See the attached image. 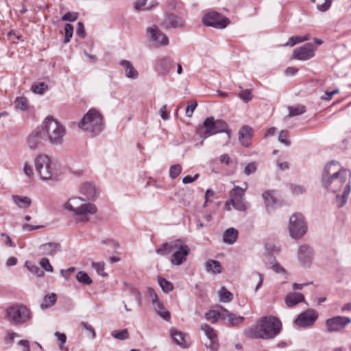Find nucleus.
I'll return each mask as SVG.
<instances>
[{
	"mask_svg": "<svg viewBox=\"0 0 351 351\" xmlns=\"http://www.w3.org/2000/svg\"><path fill=\"white\" fill-rule=\"evenodd\" d=\"M351 173L341 167L338 162L328 163L323 171L322 184L329 192L337 194V198H341V206L346 201L350 192Z\"/></svg>",
	"mask_w": 351,
	"mask_h": 351,
	"instance_id": "nucleus-1",
	"label": "nucleus"
},
{
	"mask_svg": "<svg viewBox=\"0 0 351 351\" xmlns=\"http://www.w3.org/2000/svg\"><path fill=\"white\" fill-rule=\"evenodd\" d=\"M280 328L281 322L278 318L266 316L247 329L245 335L250 338L269 339L275 337L280 332Z\"/></svg>",
	"mask_w": 351,
	"mask_h": 351,
	"instance_id": "nucleus-2",
	"label": "nucleus"
},
{
	"mask_svg": "<svg viewBox=\"0 0 351 351\" xmlns=\"http://www.w3.org/2000/svg\"><path fill=\"white\" fill-rule=\"evenodd\" d=\"M63 208L71 213L80 221L86 223L89 221L90 216L97 212L96 205L80 197H73L69 199L63 205Z\"/></svg>",
	"mask_w": 351,
	"mask_h": 351,
	"instance_id": "nucleus-3",
	"label": "nucleus"
},
{
	"mask_svg": "<svg viewBox=\"0 0 351 351\" xmlns=\"http://www.w3.org/2000/svg\"><path fill=\"white\" fill-rule=\"evenodd\" d=\"M78 126L86 132L97 135L104 130V117L99 111L92 108L84 115Z\"/></svg>",
	"mask_w": 351,
	"mask_h": 351,
	"instance_id": "nucleus-4",
	"label": "nucleus"
},
{
	"mask_svg": "<svg viewBox=\"0 0 351 351\" xmlns=\"http://www.w3.org/2000/svg\"><path fill=\"white\" fill-rule=\"evenodd\" d=\"M43 131L47 134L49 141L53 145H61L66 134L65 127L53 117H47L43 123Z\"/></svg>",
	"mask_w": 351,
	"mask_h": 351,
	"instance_id": "nucleus-5",
	"label": "nucleus"
},
{
	"mask_svg": "<svg viewBox=\"0 0 351 351\" xmlns=\"http://www.w3.org/2000/svg\"><path fill=\"white\" fill-rule=\"evenodd\" d=\"M34 165L40 179L49 180L57 176L56 163L49 156L45 154H38L34 159Z\"/></svg>",
	"mask_w": 351,
	"mask_h": 351,
	"instance_id": "nucleus-6",
	"label": "nucleus"
},
{
	"mask_svg": "<svg viewBox=\"0 0 351 351\" xmlns=\"http://www.w3.org/2000/svg\"><path fill=\"white\" fill-rule=\"evenodd\" d=\"M244 188L234 186L229 192V199L226 202L225 208L227 210H232V207L235 210L245 212L248 208V203L245 199V193L247 189V182H244Z\"/></svg>",
	"mask_w": 351,
	"mask_h": 351,
	"instance_id": "nucleus-7",
	"label": "nucleus"
},
{
	"mask_svg": "<svg viewBox=\"0 0 351 351\" xmlns=\"http://www.w3.org/2000/svg\"><path fill=\"white\" fill-rule=\"evenodd\" d=\"M4 318L14 325H22L31 319L30 311L23 304H14L5 311Z\"/></svg>",
	"mask_w": 351,
	"mask_h": 351,
	"instance_id": "nucleus-8",
	"label": "nucleus"
},
{
	"mask_svg": "<svg viewBox=\"0 0 351 351\" xmlns=\"http://www.w3.org/2000/svg\"><path fill=\"white\" fill-rule=\"evenodd\" d=\"M199 130L204 138L220 132H224L227 134L228 141L230 138V131L228 129V124L223 120H215L213 117H208L204 120Z\"/></svg>",
	"mask_w": 351,
	"mask_h": 351,
	"instance_id": "nucleus-9",
	"label": "nucleus"
},
{
	"mask_svg": "<svg viewBox=\"0 0 351 351\" xmlns=\"http://www.w3.org/2000/svg\"><path fill=\"white\" fill-rule=\"evenodd\" d=\"M288 230L290 237L294 239H299L306 234L307 225L302 214L294 213L290 217Z\"/></svg>",
	"mask_w": 351,
	"mask_h": 351,
	"instance_id": "nucleus-10",
	"label": "nucleus"
},
{
	"mask_svg": "<svg viewBox=\"0 0 351 351\" xmlns=\"http://www.w3.org/2000/svg\"><path fill=\"white\" fill-rule=\"evenodd\" d=\"M146 295L152 303L155 313L165 321L171 319V313L160 300L156 291L151 287L147 289Z\"/></svg>",
	"mask_w": 351,
	"mask_h": 351,
	"instance_id": "nucleus-11",
	"label": "nucleus"
},
{
	"mask_svg": "<svg viewBox=\"0 0 351 351\" xmlns=\"http://www.w3.org/2000/svg\"><path fill=\"white\" fill-rule=\"evenodd\" d=\"M146 34L149 40L157 47H165L169 44L167 36L156 25L147 27Z\"/></svg>",
	"mask_w": 351,
	"mask_h": 351,
	"instance_id": "nucleus-12",
	"label": "nucleus"
},
{
	"mask_svg": "<svg viewBox=\"0 0 351 351\" xmlns=\"http://www.w3.org/2000/svg\"><path fill=\"white\" fill-rule=\"evenodd\" d=\"M171 251L173 252L171 263L175 265H180L186 261L190 249L188 245L177 241L171 243Z\"/></svg>",
	"mask_w": 351,
	"mask_h": 351,
	"instance_id": "nucleus-13",
	"label": "nucleus"
},
{
	"mask_svg": "<svg viewBox=\"0 0 351 351\" xmlns=\"http://www.w3.org/2000/svg\"><path fill=\"white\" fill-rule=\"evenodd\" d=\"M202 22L206 26L217 29H223L227 27L230 21L222 14L215 11H211L202 17Z\"/></svg>",
	"mask_w": 351,
	"mask_h": 351,
	"instance_id": "nucleus-14",
	"label": "nucleus"
},
{
	"mask_svg": "<svg viewBox=\"0 0 351 351\" xmlns=\"http://www.w3.org/2000/svg\"><path fill=\"white\" fill-rule=\"evenodd\" d=\"M351 323V319L344 316H335L326 320L325 326L329 332H339Z\"/></svg>",
	"mask_w": 351,
	"mask_h": 351,
	"instance_id": "nucleus-15",
	"label": "nucleus"
},
{
	"mask_svg": "<svg viewBox=\"0 0 351 351\" xmlns=\"http://www.w3.org/2000/svg\"><path fill=\"white\" fill-rule=\"evenodd\" d=\"M44 139L45 132L38 128L27 136L26 144L29 149L35 151L43 145Z\"/></svg>",
	"mask_w": 351,
	"mask_h": 351,
	"instance_id": "nucleus-16",
	"label": "nucleus"
},
{
	"mask_svg": "<svg viewBox=\"0 0 351 351\" xmlns=\"http://www.w3.org/2000/svg\"><path fill=\"white\" fill-rule=\"evenodd\" d=\"M315 51L312 44H306L293 50V58L302 61L309 60L315 56Z\"/></svg>",
	"mask_w": 351,
	"mask_h": 351,
	"instance_id": "nucleus-17",
	"label": "nucleus"
},
{
	"mask_svg": "<svg viewBox=\"0 0 351 351\" xmlns=\"http://www.w3.org/2000/svg\"><path fill=\"white\" fill-rule=\"evenodd\" d=\"M317 318V313L312 309H308L300 313L296 318L295 324L302 327L312 326Z\"/></svg>",
	"mask_w": 351,
	"mask_h": 351,
	"instance_id": "nucleus-18",
	"label": "nucleus"
},
{
	"mask_svg": "<svg viewBox=\"0 0 351 351\" xmlns=\"http://www.w3.org/2000/svg\"><path fill=\"white\" fill-rule=\"evenodd\" d=\"M313 257V252L309 246L303 245L299 247L298 258L302 267H309L312 263Z\"/></svg>",
	"mask_w": 351,
	"mask_h": 351,
	"instance_id": "nucleus-19",
	"label": "nucleus"
},
{
	"mask_svg": "<svg viewBox=\"0 0 351 351\" xmlns=\"http://www.w3.org/2000/svg\"><path fill=\"white\" fill-rule=\"evenodd\" d=\"M174 66L173 61L167 57L160 58L156 61V71L160 75H167Z\"/></svg>",
	"mask_w": 351,
	"mask_h": 351,
	"instance_id": "nucleus-20",
	"label": "nucleus"
},
{
	"mask_svg": "<svg viewBox=\"0 0 351 351\" xmlns=\"http://www.w3.org/2000/svg\"><path fill=\"white\" fill-rule=\"evenodd\" d=\"M82 195L86 197L88 200H95L99 195L98 189L96 186L90 182L83 183L80 188Z\"/></svg>",
	"mask_w": 351,
	"mask_h": 351,
	"instance_id": "nucleus-21",
	"label": "nucleus"
},
{
	"mask_svg": "<svg viewBox=\"0 0 351 351\" xmlns=\"http://www.w3.org/2000/svg\"><path fill=\"white\" fill-rule=\"evenodd\" d=\"M169 333L174 342L182 348H186L189 346L190 343L187 339L186 335L183 332L177 330L175 328H171Z\"/></svg>",
	"mask_w": 351,
	"mask_h": 351,
	"instance_id": "nucleus-22",
	"label": "nucleus"
},
{
	"mask_svg": "<svg viewBox=\"0 0 351 351\" xmlns=\"http://www.w3.org/2000/svg\"><path fill=\"white\" fill-rule=\"evenodd\" d=\"M158 5V0H135L132 8L135 12L149 11Z\"/></svg>",
	"mask_w": 351,
	"mask_h": 351,
	"instance_id": "nucleus-23",
	"label": "nucleus"
},
{
	"mask_svg": "<svg viewBox=\"0 0 351 351\" xmlns=\"http://www.w3.org/2000/svg\"><path fill=\"white\" fill-rule=\"evenodd\" d=\"M201 330L204 332L205 335L210 340V343L209 346L210 347V348L213 350L216 351L217 350L218 340L215 331L207 324H202Z\"/></svg>",
	"mask_w": 351,
	"mask_h": 351,
	"instance_id": "nucleus-24",
	"label": "nucleus"
},
{
	"mask_svg": "<svg viewBox=\"0 0 351 351\" xmlns=\"http://www.w3.org/2000/svg\"><path fill=\"white\" fill-rule=\"evenodd\" d=\"M119 64L124 69L125 75L126 77L136 80L138 77V72L134 68L133 64L128 60H122L120 61Z\"/></svg>",
	"mask_w": 351,
	"mask_h": 351,
	"instance_id": "nucleus-25",
	"label": "nucleus"
},
{
	"mask_svg": "<svg viewBox=\"0 0 351 351\" xmlns=\"http://www.w3.org/2000/svg\"><path fill=\"white\" fill-rule=\"evenodd\" d=\"M60 244L57 243L49 242L41 245L39 247V250L41 254L47 256H53L60 251Z\"/></svg>",
	"mask_w": 351,
	"mask_h": 351,
	"instance_id": "nucleus-26",
	"label": "nucleus"
},
{
	"mask_svg": "<svg viewBox=\"0 0 351 351\" xmlns=\"http://www.w3.org/2000/svg\"><path fill=\"white\" fill-rule=\"evenodd\" d=\"M165 28H178L184 25V21L179 16L170 15L168 16L163 23Z\"/></svg>",
	"mask_w": 351,
	"mask_h": 351,
	"instance_id": "nucleus-27",
	"label": "nucleus"
},
{
	"mask_svg": "<svg viewBox=\"0 0 351 351\" xmlns=\"http://www.w3.org/2000/svg\"><path fill=\"white\" fill-rule=\"evenodd\" d=\"M304 301V297L300 293H289L286 295L285 298V304L289 308L293 307L299 304L300 302Z\"/></svg>",
	"mask_w": 351,
	"mask_h": 351,
	"instance_id": "nucleus-28",
	"label": "nucleus"
},
{
	"mask_svg": "<svg viewBox=\"0 0 351 351\" xmlns=\"http://www.w3.org/2000/svg\"><path fill=\"white\" fill-rule=\"evenodd\" d=\"M226 319L230 324L237 325L241 323L244 320V317L237 315L227 309L222 308V320L226 321Z\"/></svg>",
	"mask_w": 351,
	"mask_h": 351,
	"instance_id": "nucleus-29",
	"label": "nucleus"
},
{
	"mask_svg": "<svg viewBox=\"0 0 351 351\" xmlns=\"http://www.w3.org/2000/svg\"><path fill=\"white\" fill-rule=\"evenodd\" d=\"M252 128L247 125L242 127L239 131V139L240 143L244 146H247L249 143L246 140L252 136Z\"/></svg>",
	"mask_w": 351,
	"mask_h": 351,
	"instance_id": "nucleus-30",
	"label": "nucleus"
},
{
	"mask_svg": "<svg viewBox=\"0 0 351 351\" xmlns=\"http://www.w3.org/2000/svg\"><path fill=\"white\" fill-rule=\"evenodd\" d=\"M206 272L213 274H219L221 273V266L219 261L215 260H208L205 263Z\"/></svg>",
	"mask_w": 351,
	"mask_h": 351,
	"instance_id": "nucleus-31",
	"label": "nucleus"
},
{
	"mask_svg": "<svg viewBox=\"0 0 351 351\" xmlns=\"http://www.w3.org/2000/svg\"><path fill=\"white\" fill-rule=\"evenodd\" d=\"M237 238L238 231L233 228L226 230L223 235V242L229 245L233 244Z\"/></svg>",
	"mask_w": 351,
	"mask_h": 351,
	"instance_id": "nucleus-32",
	"label": "nucleus"
},
{
	"mask_svg": "<svg viewBox=\"0 0 351 351\" xmlns=\"http://www.w3.org/2000/svg\"><path fill=\"white\" fill-rule=\"evenodd\" d=\"M12 199L14 203L21 208H28L31 204V199L27 197L13 195Z\"/></svg>",
	"mask_w": 351,
	"mask_h": 351,
	"instance_id": "nucleus-33",
	"label": "nucleus"
},
{
	"mask_svg": "<svg viewBox=\"0 0 351 351\" xmlns=\"http://www.w3.org/2000/svg\"><path fill=\"white\" fill-rule=\"evenodd\" d=\"M218 295L219 301L223 303L230 302L233 299V294L223 287L219 291Z\"/></svg>",
	"mask_w": 351,
	"mask_h": 351,
	"instance_id": "nucleus-34",
	"label": "nucleus"
},
{
	"mask_svg": "<svg viewBox=\"0 0 351 351\" xmlns=\"http://www.w3.org/2000/svg\"><path fill=\"white\" fill-rule=\"evenodd\" d=\"M57 300V296L55 293H51L45 296L43 302L40 304L42 309H45L53 306Z\"/></svg>",
	"mask_w": 351,
	"mask_h": 351,
	"instance_id": "nucleus-35",
	"label": "nucleus"
},
{
	"mask_svg": "<svg viewBox=\"0 0 351 351\" xmlns=\"http://www.w3.org/2000/svg\"><path fill=\"white\" fill-rule=\"evenodd\" d=\"M221 308V311H217L215 310H210L205 314V317L207 320L211 322L212 323H215L219 319L222 320V308Z\"/></svg>",
	"mask_w": 351,
	"mask_h": 351,
	"instance_id": "nucleus-36",
	"label": "nucleus"
},
{
	"mask_svg": "<svg viewBox=\"0 0 351 351\" xmlns=\"http://www.w3.org/2000/svg\"><path fill=\"white\" fill-rule=\"evenodd\" d=\"M316 4L317 8L321 12L328 10L331 5V0H311Z\"/></svg>",
	"mask_w": 351,
	"mask_h": 351,
	"instance_id": "nucleus-37",
	"label": "nucleus"
},
{
	"mask_svg": "<svg viewBox=\"0 0 351 351\" xmlns=\"http://www.w3.org/2000/svg\"><path fill=\"white\" fill-rule=\"evenodd\" d=\"M77 280L85 285H90L92 283V280L85 271H79L76 275Z\"/></svg>",
	"mask_w": 351,
	"mask_h": 351,
	"instance_id": "nucleus-38",
	"label": "nucleus"
},
{
	"mask_svg": "<svg viewBox=\"0 0 351 351\" xmlns=\"http://www.w3.org/2000/svg\"><path fill=\"white\" fill-rule=\"evenodd\" d=\"M308 39L309 37L308 35L304 36H292L289 38L288 42L286 44H285L284 46L293 47L296 44L308 40Z\"/></svg>",
	"mask_w": 351,
	"mask_h": 351,
	"instance_id": "nucleus-39",
	"label": "nucleus"
},
{
	"mask_svg": "<svg viewBox=\"0 0 351 351\" xmlns=\"http://www.w3.org/2000/svg\"><path fill=\"white\" fill-rule=\"evenodd\" d=\"M158 284L161 289H162V291L165 293H169L173 289V284L171 282L167 280L164 278H158Z\"/></svg>",
	"mask_w": 351,
	"mask_h": 351,
	"instance_id": "nucleus-40",
	"label": "nucleus"
},
{
	"mask_svg": "<svg viewBox=\"0 0 351 351\" xmlns=\"http://www.w3.org/2000/svg\"><path fill=\"white\" fill-rule=\"evenodd\" d=\"M16 109L25 111L28 109V100L24 97H17L15 100Z\"/></svg>",
	"mask_w": 351,
	"mask_h": 351,
	"instance_id": "nucleus-41",
	"label": "nucleus"
},
{
	"mask_svg": "<svg viewBox=\"0 0 351 351\" xmlns=\"http://www.w3.org/2000/svg\"><path fill=\"white\" fill-rule=\"evenodd\" d=\"M111 335L116 339L123 341L129 338V333L127 329L121 330H113Z\"/></svg>",
	"mask_w": 351,
	"mask_h": 351,
	"instance_id": "nucleus-42",
	"label": "nucleus"
},
{
	"mask_svg": "<svg viewBox=\"0 0 351 351\" xmlns=\"http://www.w3.org/2000/svg\"><path fill=\"white\" fill-rule=\"evenodd\" d=\"M289 115L290 117L298 116L303 114L305 112L304 106L302 105H296L289 107Z\"/></svg>",
	"mask_w": 351,
	"mask_h": 351,
	"instance_id": "nucleus-43",
	"label": "nucleus"
},
{
	"mask_svg": "<svg viewBox=\"0 0 351 351\" xmlns=\"http://www.w3.org/2000/svg\"><path fill=\"white\" fill-rule=\"evenodd\" d=\"M25 266L29 269L30 272L35 274L38 277H43L44 276V271L40 270V268L35 264L26 262Z\"/></svg>",
	"mask_w": 351,
	"mask_h": 351,
	"instance_id": "nucleus-44",
	"label": "nucleus"
},
{
	"mask_svg": "<svg viewBox=\"0 0 351 351\" xmlns=\"http://www.w3.org/2000/svg\"><path fill=\"white\" fill-rule=\"evenodd\" d=\"M273 193L274 191H267L262 195L267 207L272 206L275 202Z\"/></svg>",
	"mask_w": 351,
	"mask_h": 351,
	"instance_id": "nucleus-45",
	"label": "nucleus"
},
{
	"mask_svg": "<svg viewBox=\"0 0 351 351\" xmlns=\"http://www.w3.org/2000/svg\"><path fill=\"white\" fill-rule=\"evenodd\" d=\"M238 97L245 103H248L252 99V90L245 89L238 94Z\"/></svg>",
	"mask_w": 351,
	"mask_h": 351,
	"instance_id": "nucleus-46",
	"label": "nucleus"
},
{
	"mask_svg": "<svg viewBox=\"0 0 351 351\" xmlns=\"http://www.w3.org/2000/svg\"><path fill=\"white\" fill-rule=\"evenodd\" d=\"M278 141L288 147L291 145V141L289 139L288 132L286 130H282L278 135Z\"/></svg>",
	"mask_w": 351,
	"mask_h": 351,
	"instance_id": "nucleus-47",
	"label": "nucleus"
},
{
	"mask_svg": "<svg viewBox=\"0 0 351 351\" xmlns=\"http://www.w3.org/2000/svg\"><path fill=\"white\" fill-rule=\"evenodd\" d=\"M92 267L96 270L97 273L103 277H106L108 276L106 273L104 272V263H92Z\"/></svg>",
	"mask_w": 351,
	"mask_h": 351,
	"instance_id": "nucleus-48",
	"label": "nucleus"
},
{
	"mask_svg": "<svg viewBox=\"0 0 351 351\" xmlns=\"http://www.w3.org/2000/svg\"><path fill=\"white\" fill-rule=\"evenodd\" d=\"M64 33H65V37H64V42L66 43H69L71 40V38L73 36V27L69 23H67L65 25L64 27Z\"/></svg>",
	"mask_w": 351,
	"mask_h": 351,
	"instance_id": "nucleus-49",
	"label": "nucleus"
},
{
	"mask_svg": "<svg viewBox=\"0 0 351 351\" xmlns=\"http://www.w3.org/2000/svg\"><path fill=\"white\" fill-rule=\"evenodd\" d=\"M182 171V167L180 165H173L170 167L169 175L172 179L177 178Z\"/></svg>",
	"mask_w": 351,
	"mask_h": 351,
	"instance_id": "nucleus-50",
	"label": "nucleus"
},
{
	"mask_svg": "<svg viewBox=\"0 0 351 351\" xmlns=\"http://www.w3.org/2000/svg\"><path fill=\"white\" fill-rule=\"evenodd\" d=\"M39 264H40V267L44 270H45L46 271H48V272H53V268L51 266V265L50 264L48 258H42L40 260Z\"/></svg>",
	"mask_w": 351,
	"mask_h": 351,
	"instance_id": "nucleus-51",
	"label": "nucleus"
},
{
	"mask_svg": "<svg viewBox=\"0 0 351 351\" xmlns=\"http://www.w3.org/2000/svg\"><path fill=\"white\" fill-rule=\"evenodd\" d=\"M47 89V86L44 83H39L32 86V90L34 93L43 94Z\"/></svg>",
	"mask_w": 351,
	"mask_h": 351,
	"instance_id": "nucleus-52",
	"label": "nucleus"
},
{
	"mask_svg": "<svg viewBox=\"0 0 351 351\" xmlns=\"http://www.w3.org/2000/svg\"><path fill=\"white\" fill-rule=\"evenodd\" d=\"M256 169L257 167L255 162H250L245 167L243 171L246 176H250L255 173Z\"/></svg>",
	"mask_w": 351,
	"mask_h": 351,
	"instance_id": "nucleus-53",
	"label": "nucleus"
},
{
	"mask_svg": "<svg viewBox=\"0 0 351 351\" xmlns=\"http://www.w3.org/2000/svg\"><path fill=\"white\" fill-rule=\"evenodd\" d=\"M55 337L57 338L58 341L60 342L59 348L60 350H63V345L66 341V336L64 333H61L60 332H56L54 333Z\"/></svg>",
	"mask_w": 351,
	"mask_h": 351,
	"instance_id": "nucleus-54",
	"label": "nucleus"
},
{
	"mask_svg": "<svg viewBox=\"0 0 351 351\" xmlns=\"http://www.w3.org/2000/svg\"><path fill=\"white\" fill-rule=\"evenodd\" d=\"M77 13L69 12L66 13L62 17L63 21H75L77 19Z\"/></svg>",
	"mask_w": 351,
	"mask_h": 351,
	"instance_id": "nucleus-55",
	"label": "nucleus"
},
{
	"mask_svg": "<svg viewBox=\"0 0 351 351\" xmlns=\"http://www.w3.org/2000/svg\"><path fill=\"white\" fill-rule=\"evenodd\" d=\"M80 325L84 329L88 331L91 334L92 339H95L96 337V332L95 329L90 324L86 322H82Z\"/></svg>",
	"mask_w": 351,
	"mask_h": 351,
	"instance_id": "nucleus-56",
	"label": "nucleus"
},
{
	"mask_svg": "<svg viewBox=\"0 0 351 351\" xmlns=\"http://www.w3.org/2000/svg\"><path fill=\"white\" fill-rule=\"evenodd\" d=\"M290 187L292 193L295 195L302 194L305 191V189L301 185L292 184Z\"/></svg>",
	"mask_w": 351,
	"mask_h": 351,
	"instance_id": "nucleus-57",
	"label": "nucleus"
},
{
	"mask_svg": "<svg viewBox=\"0 0 351 351\" xmlns=\"http://www.w3.org/2000/svg\"><path fill=\"white\" fill-rule=\"evenodd\" d=\"M169 251H171V244L166 243L163 244L162 247L158 249L156 252L160 254L166 255Z\"/></svg>",
	"mask_w": 351,
	"mask_h": 351,
	"instance_id": "nucleus-58",
	"label": "nucleus"
},
{
	"mask_svg": "<svg viewBox=\"0 0 351 351\" xmlns=\"http://www.w3.org/2000/svg\"><path fill=\"white\" fill-rule=\"evenodd\" d=\"M23 171H24L25 174L29 178H32L34 175V171H33L32 167L27 162L24 163Z\"/></svg>",
	"mask_w": 351,
	"mask_h": 351,
	"instance_id": "nucleus-59",
	"label": "nucleus"
},
{
	"mask_svg": "<svg viewBox=\"0 0 351 351\" xmlns=\"http://www.w3.org/2000/svg\"><path fill=\"white\" fill-rule=\"evenodd\" d=\"M252 278L258 279V283L255 288V291H257L263 284V276L260 273L255 272L252 274Z\"/></svg>",
	"mask_w": 351,
	"mask_h": 351,
	"instance_id": "nucleus-60",
	"label": "nucleus"
},
{
	"mask_svg": "<svg viewBox=\"0 0 351 351\" xmlns=\"http://www.w3.org/2000/svg\"><path fill=\"white\" fill-rule=\"evenodd\" d=\"M76 34L81 38H84L86 36L85 28L84 24L82 22H78L77 23V29L76 31Z\"/></svg>",
	"mask_w": 351,
	"mask_h": 351,
	"instance_id": "nucleus-61",
	"label": "nucleus"
},
{
	"mask_svg": "<svg viewBox=\"0 0 351 351\" xmlns=\"http://www.w3.org/2000/svg\"><path fill=\"white\" fill-rule=\"evenodd\" d=\"M197 106V104L196 102H193L191 105H189L186 109V115L188 117H191L193 116V113Z\"/></svg>",
	"mask_w": 351,
	"mask_h": 351,
	"instance_id": "nucleus-62",
	"label": "nucleus"
},
{
	"mask_svg": "<svg viewBox=\"0 0 351 351\" xmlns=\"http://www.w3.org/2000/svg\"><path fill=\"white\" fill-rule=\"evenodd\" d=\"M199 175L198 173L195 174L193 177H192L191 176H186L183 178L182 182L184 184L191 183V182H194L195 180H196L199 178Z\"/></svg>",
	"mask_w": 351,
	"mask_h": 351,
	"instance_id": "nucleus-63",
	"label": "nucleus"
},
{
	"mask_svg": "<svg viewBox=\"0 0 351 351\" xmlns=\"http://www.w3.org/2000/svg\"><path fill=\"white\" fill-rule=\"evenodd\" d=\"M298 71V69L293 66H289L286 69L285 73L288 76H293L295 75Z\"/></svg>",
	"mask_w": 351,
	"mask_h": 351,
	"instance_id": "nucleus-64",
	"label": "nucleus"
}]
</instances>
